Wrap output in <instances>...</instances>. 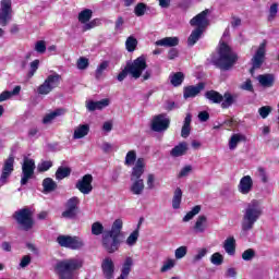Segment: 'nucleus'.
Returning a JSON list of instances; mask_svg holds the SVG:
<instances>
[{
	"label": "nucleus",
	"mask_w": 279,
	"mask_h": 279,
	"mask_svg": "<svg viewBox=\"0 0 279 279\" xmlns=\"http://www.w3.org/2000/svg\"><path fill=\"white\" fill-rule=\"evenodd\" d=\"M262 216L263 205H260V201H251L244 209L240 235L244 238L247 236V234H250V231L254 230V225L260 219Z\"/></svg>",
	"instance_id": "obj_1"
},
{
	"label": "nucleus",
	"mask_w": 279,
	"mask_h": 279,
	"mask_svg": "<svg viewBox=\"0 0 279 279\" xmlns=\"http://www.w3.org/2000/svg\"><path fill=\"white\" fill-rule=\"evenodd\" d=\"M83 265L82 259L77 258L58 260L54 265V274L59 279H73L77 269H82Z\"/></svg>",
	"instance_id": "obj_2"
},
{
	"label": "nucleus",
	"mask_w": 279,
	"mask_h": 279,
	"mask_svg": "<svg viewBox=\"0 0 279 279\" xmlns=\"http://www.w3.org/2000/svg\"><path fill=\"white\" fill-rule=\"evenodd\" d=\"M144 173H145V159L138 158L131 171L130 192L132 193V195H142L144 193L145 191V180H143Z\"/></svg>",
	"instance_id": "obj_3"
},
{
	"label": "nucleus",
	"mask_w": 279,
	"mask_h": 279,
	"mask_svg": "<svg viewBox=\"0 0 279 279\" xmlns=\"http://www.w3.org/2000/svg\"><path fill=\"white\" fill-rule=\"evenodd\" d=\"M218 53L219 58L214 60V64L218 66V69H221V71H230L239 60V56L223 41H220Z\"/></svg>",
	"instance_id": "obj_4"
},
{
	"label": "nucleus",
	"mask_w": 279,
	"mask_h": 279,
	"mask_svg": "<svg viewBox=\"0 0 279 279\" xmlns=\"http://www.w3.org/2000/svg\"><path fill=\"white\" fill-rule=\"evenodd\" d=\"M13 218L25 232H29L34 228V211L27 207L15 211Z\"/></svg>",
	"instance_id": "obj_5"
},
{
	"label": "nucleus",
	"mask_w": 279,
	"mask_h": 279,
	"mask_svg": "<svg viewBox=\"0 0 279 279\" xmlns=\"http://www.w3.org/2000/svg\"><path fill=\"white\" fill-rule=\"evenodd\" d=\"M57 243L60 245V247H65L66 250H82L85 245L82 238L64 234H61L57 238Z\"/></svg>",
	"instance_id": "obj_6"
},
{
	"label": "nucleus",
	"mask_w": 279,
	"mask_h": 279,
	"mask_svg": "<svg viewBox=\"0 0 279 279\" xmlns=\"http://www.w3.org/2000/svg\"><path fill=\"white\" fill-rule=\"evenodd\" d=\"M126 69L129 70V75L133 80H138L143 75V71L147 69V59L144 56L138 57L133 61L126 63Z\"/></svg>",
	"instance_id": "obj_7"
},
{
	"label": "nucleus",
	"mask_w": 279,
	"mask_h": 279,
	"mask_svg": "<svg viewBox=\"0 0 279 279\" xmlns=\"http://www.w3.org/2000/svg\"><path fill=\"white\" fill-rule=\"evenodd\" d=\"M62 80V76L56 72L48 75L44 83L38 86L37 93L38 95H49L53 88H58L60 86V82Z\"/></svg>",
	"instance_id": "obj_8"
},
{
	"label": "nucleus",
	"mask_w": 279,
	"mask_h": 279,
	"mask_svg": "<svg viewBox=\"0 0 279 279\" xmlns=\"http://www.w3.org/2000/svg\"><path fill=\"white\" fill-rule=\"evenodd\" d=\"M64 208L61 214L62 219H77V215H80V197L73 196L68 199Z\"/></svg>",
	"instance_id": "obj_9"
},
{
	"label": "nucleus",
	"mask_w": 279,
	"mask_h": 279,
	"mask_svg": "<svg viewBox=\"0 0 279 279\" xmlns=\"http://www.w3.org/2000/svg\"><path fill=\"white\" fill-rule=\"evenodd\" d=\"M34 171H36V161H34V159L24 158L22 163V186H25V184H27V182L34 178Z\"/></svg>",
	"instance_id": "obj_10"
},
{
	"label": "nucleus",
	"mask_w": 279,
	"mask_h": 279,
	"mask_svg": "<svg viewBox=\"0 0 279 279\" xmlns=\"http://www.w3.org/2000/svg\"><path fill=\"white\" fill-rule=\"evenodd\" d=\"M169 125H171V120L165 113H160L153 118L150 130L153 132H167Z\"/></svg>",
	"instance_id": "obj_11"
},
{
	"label": "nucleus",
	"mask_w": 279,
	"mask_h": 279,
	"mask_svg": "<svg viewBox=\"0 0 279 279\" xmlns=\"http://www.w3.org/2000/svg\"><path fill=\"white\" fill-rule=\"evenodd\" d=\"M14 172V155H10L3 162L2 172L0 175V186L8 184L10 175Z\"/></svg>",
	"instance_id": "obj_12"
},
{
	"label": "nucleus",
	"mask_w": 279,
	"mask_h": 279,
	"mask_svg": "<svg viewBox=\"0 0 279 279\" xmlns=\"http://www.w3.org/2000/svg\"><path fill=\"white\" fill-rule=\"evenodd\" d=\"M12 20V0H1L0 25L5 27Z\"/></svg>",
	"instance_id": "obj_13"
},
{
	"label": "nucleus",
	"mask_w": 279,
	"mask_h": 279,
	"mask_svg": "<svg viewBox=\"0 0 279 279\" xmlns=\"http://www.w3.org/2000/svg\"><path fill=\"white\" fill-rule=\"evenodd\" d=\"M265 47H267L266 43H262L255 52L254 57L252 58V69L250 70L251 74L254 75V71L256 69H260L263 66V62H265Z\"/></svg>",
	"instance_id": "obj_14"
},
{
	"label": "nucleus",
	"mask_w": 279,
	"mask_h": 279,
	"mask_svg": "<svg viewBox=\"0 0 279 279\" xmlns=\"http://www.w3.org/2000/svg\"><path fill=\"white\" fill-rule=\"evenodd\" d=\"M75 189L83 195H90L93 193V174H85L76 182Z\"/></svg>",
	"instance_id": "obj_15"
},
{
	"label": "nucleus",
	"mask_w": 279,
	"mask_h": 279,
	"mask_svg": "<svg viewBox=\"0 0 279 279\" xmlns=\"http://www.w3.org/2000/svg\"><path fill=\"white\" fill-rule=\"evenodd\" d=\"M208 9L202 11L190 21V25L192 27H196V29H202L204 32L206 27H208Z\"/></svg>",
	"instance_id": "obj_16"
},
{
	"label": "nucleus",
	"mask_w": 279,
	"mask_h": 279,
	"mask_svg": "<svg viewBox=\"0 0 279 279\" xmlns=\"http://www.w3.org/2000/svg\"><path fill=\"white\" fill-rule=\"evenodd\" d=\"M121 245V240L119 238H112V235H102V246L105 247L108 254H114V252H119V247Z\"/></svg>",
	"instance_id": "obj_17"
},
{
	"label": "nucleus",
	"mask_w": 279,
	"mask_h": 279,
	"mask_svg": "<svg viewBox=\"0 0 279 279\" xmlns=\"http://www.w3.org/2000/svg\"><path fill=\"white\" fill-rule=\"evenodd\" d=\"M252 189H254V180H252L251 175H244L238 185L239 193L242 195H250Z\"/></svg>",
	"instance_id": "obj_18"
},
{
	"label": "nucleus",
	"mask_w": 279,
	"mask_h": 279,
	"mask_svg": "<svg viewBox=\"0 0 279 279\" xmlns=\"http://www.w3.org/2000/svg\"><path fill=\"white\" fill-rule=\"evenodd\" d=\"M206 88V84L198 83L196 86H187L183 89V97L184 99H191L193 97H197L201 93V90H204Z\"/></svg>",
	"instance_id": "obj_19"
},
{
	"label": "nucleus",
	"mask_w": 279,
	"mask_h": 279,
	"mask_svg": "<svg viewBox=\"0 0 279 279\" xmlns=\"http://www.w3.org/2000/svg\"><path fill=\"white\" fill-rule=\"evenodd\" d=\"M101 269L106 279L114 278V262H112V258L106 257L102 260Z\"/></svg>",
	"instance_id": "obj_20"
},
{
	"label": "nucleus",
	"mask_w": 279,
	"mask_h": 279,
	"mask_svg": "<svg viewBox=\"0 0 279 279\" xmlns=\"http://www.w3.org/2000/svg\"><path fill=\"white\" fill-rule=\"evenodd\" d=\"M108 106H110V99L108 98L100 101H88L86 104V108L89 110V112H95V110H104V108H108Z\"/></svg>",
	"instance_id": "obj_21"
},
{
	"label": "nucleus",
	"mask_w": 279,
	"mask_h": 279,
	"mask_svg": "<svg viewBox=\"0 0 279 279\" xmlns=\"http://www.w3.org/2000/svg\"><path fill=\"white\" fill-rule=\"evenodd\" d=\"M89 132H90V125L80 124L76 128H74L73 140L80 141V138H85V136H88Z\"/></svg>",
	"instance_id": "obj_22"
},
{
	"label": "nucleus",
	"mask_w": 279,
	"mask_h": 279,
	"mask_svg": "<svg viewBox=\"0 0 279 279\" xmlns=\"http://www.w3.org/2000/svg\"><path fill=\"white\" fill-rule=\"evenodd\" d=\"M121 230H123V220L116 219L112 223L111 230L105 233V235L119 239V236H121Z\"/></svg>",
	"instance_id": "obj_23"
},
{
	"label": "nucleus",
	"mask_w": 279,
	"mask_h": 279,
	"mask_svg": "<svg viewBox=\"0 0 279 279\" xmlns=\"http://www.w3.org/2000/svg\"><path fill=\"white\" fill-rule=\"evenodd\" d=\"M206 228H208V218L206 216H198L194 225V232L202 234L206 232Z\"/></svg>",
	"instance_id": "obj_24"
},
{
	"label": "nucleus",
	"mask_w": 279,
	"mask_h": 279,
	"mask_svg": "<svg viewBox=\"0 0 279 279\" xmlns=\"http://www.w3.org/2000/svg\"><path fill=\"white\" fill-rule=\"evenodd\" d=\"M157 47H178L180 45V38L178 37H165L155 43Z\"/></svg>",
	"instance_id": "obj_25"
},
{
	"label": "nucleus",
	"mask_w": 279,
	"mask_h": 279,
	"mask_svg": "<svg viewBox=\"0 0 279 279\" xmlns=\"http://www.w3.org/2000/svg\"><path fill=\"white\" fill-rule=\"evenodd\" d=\"M223 248L229 256H234L236 253V240L234 236H229L225 240Z\"/></svg>",
	"instance_id": "obj_26"
},
{
	"label": "nucleus",
	"mask_w": 279,
	"mask_h": 279,
	"mask_svg": "<svg viewBox=\"0 0 279 279\" xmlns=\"http://www.w3.org/2000/svg\"><path fill=\"white\" fill-rule=\"evenodd\" d=\"M186 151H189V144L186 142H181L171 149L170 154L173 158H180V156H184Z\"/></svg>",
	"instance_id": "obj_27"
},
{
	"label": "nucleus",
	"mask_w": 279,
	"mask_h": 279,
	"mask_svg": "<svg viewBox=\"0 0 279 279\" xmlns=\"http://www.w3.org/2000/svg\"><path fill=\"white\" fill-rule=\"evenodd\" d=\"M62 114H64V109H56L54 111L47 113L43 119L44 125L53 123V121L58 119V117H62Z\"/></svg>",
	"instance_id": "obj_28"
},
{
	"label": "nucleus",
	"mask_w": 279,
	"mask_h": 279,
	"mask_svg": "<svg viewBox=\"0 0 279 279\" xmlns=\"http://www.w3.org/2000/svg\"><path fill=\"white\" fill-rule=\"evenodd\" d=\"M191 121H193V116H191V113H187L181 129L182 138H189V136H191Z\"/></svg>",
	"instance_id": "obj_29"
},
{
	"label": "nucleus",
	"mask_w": 279,
	"mask_h": 279,
	"mask_svg": "<svg viewBox=\"0 0 279 279\" xmlns=\"http://www.w3.org/2000/svg\"><path fill=\"white\" fill-rule=\"evenodd\" d=\"M206 99H208L211 104H221L223 101V95H221L217 90H208L205 93Z\"/></svg>",
	"instance_id": "obj_30"
},
{
	"label": "nucleus",
	"mask_w": 279,
	"mask_h": 279,
	"mask_svg": "<svg viewBox=\"0 0 279 279\" xmlns=\"http://www.w3.org/2000/svg\"><path fill=\"white\" fill-rule=\"evenodd\" d=\"M257 80L259 84L265 88H271V86H274V75L271 74L258 75Z\"/></svg>",
	"instance_id": "obj_31"
},
{
	"label": "nucleus",
	"mask_w": 279,
	"mask_h": 279,
	"mask_svg": "<svg viewBox=\"0 0 279 279\" xmlns=\"http://www.w3.org/2000/svg\"><path fill=\"white\" fill-rule=\"evenodd\" d=\"M202 34H204V31L202 28H195L192 31L191 35L187 38V45L189 47H193L199 38H202Z\"/></svg>",
	"instance_id": "obj_32"
},
{
	"label": "nucleus",
	"mask_w": 279,
	"mask_h": 279,
	"mask_svg": "<svg viewBox=\"0 0 279 279\" xmlns=\"http://www.w3.org/2000/svg\"><path fill=\"white\" fill-rule=\"evenodd\" d=\"M246 138L243 134H233L229 141V149H236L239 143H245Z\"/></svg>",
	"instance_id": "obj_33"
},
{
	"label": "nucleus",
	"mask_w": 279,
	"mask_h": 279,
	"mask_svg": "<svg viewBox=\"0 0 279 279\" xmlns=\"http://www.w3.org/2000/svg\"><path fill=\"white\" fill-rule=\"evenodd\" d=\"M181 204H182V189L177 187L172 198V208H174V210H178Z\"/></svg>",
	"instance_id": "obj_34"
},
{
	"label": "nucleus",
	"mask_w": 279,
	"mask_h": 279,
	"mask_svg": "<svg viewBox=\"0 0 279 279\" xmlns=\"http://www.w3.org/2000/svg\"><path fill=\"white\" fill-rule=\"evenodd\" d=\"M43 186H44V191H46V193H51V192L56 191V189H58V183H56V181H53V179H51V178H46L43 181Z\"/></svg>",
	"instance_id": "obj_35"
},
{
	"label": "nucleus",
	"mask_w": 279,
	"mask_h": 279,
	"mask_svg": "<svg viewBox=\"0 0 279 279\" xmlns=\"http://www.w3.org/2000/svg\"><path fill=\"white\" fill-rule=\"evenodd\" d=\"M93 19V10L85 9L78 13V21L82 23V25H85Z\"/></svg>",
	"instance_id": "obj_36"
},
{
	"label": "nucleus",
	"mask_w": 279,
	"mask_h": 279,
	"mask_svg": "<svg viewBox=\"0 0 279 279\" xmlns=\"http://www.w3.org/2000/svg\"><path fill=\"white\" fill-rule=\"evenodd\" d=\"M234 101H236V97L232 96L230 93H225L222 96L221 108L228 109Z\"/></svg>",
	"instance_id": "obj_37"
},
{
	"label": "nucleus",
	"mask_w": 279,
	"mask_h": 279,
	"mask_svg": "<svg viewBox=\"0 0 279 279\" xmlns=\"http://www.w3.org/2000/svg\"><path fill=\"white\" fill-rule=\"evenodd\" d=\"M71 175V168L60 166L56 171L57 180H64V178H69Z\"/></svg>",
	"instance_id": "obj_38"
},
{
	"label": "nucleus",
	"mask_w": 279,
	"mask_h": 279,
	"mask_svg": "<svg viewBox=\"0 0 279 279\" xmlns=\"http://www.w3.org/2000/svg\"><path fill=\"white\" fill-rule=\"evenodd\" d=\"M21 93V86H15L13 88V90L11 92H3L2 94H0V102L1 101H7V99H10L11 97H14L16 95H19Z\"/></svg>",
	"instance_id": "obj_39"
},
{
	"label": "nucleus",
	"mask_w": 279,
	"mask_h": 279,
	"mask_svg": "<svg viewBox=\"0 0 279 279\" xmlns=\"http://www.w3.org/2000/svg\"><path fill=\"white\" fill-rule=\"evenodd\" d=\"M134 259L132 257H126L122 265L121 274H123V276H130V271H132Z\"/></svg>",
	"instance_id": "obj_40"
},
{
	"label": "nucleus",
	"mask_w": 279,
	"mask_h": 279,
	"mask_svg": "<svg viewBox=\"0 0 279 279\" xmlns=\"http://www.w3.org/2000/svg\"><path fill=\"white\" fill-rule=\"evenodd\" d=\"M126 51L129 53H132L133 51H136V47H138V40L134 36H130L126 38L125 41Z\"/></svg>",
	"instance_id": "obj_41"
},
{
	"label": "nucleus",
	"mask_w": 279,
	"mask_h": 279,
	"mask_svg": "<svg viewBox=\"0 0 279 279\" xmlns=\"http://www.w3.org/2000/svg\"><path fill=\"white\" fill-rule=\"evenodd\" d=\"M108 66H110V61H102L95 71V78L101 80L104 72L108 70Z\"/></svg>",
	"instance_id": "obj_42"
},
{
	"label": "nucleus",
	"mask_w": 279,
	"mask_h": 279,
	"mask_svg": "<svg viewBox=\"0 0 279 279\" xmlns=\"http://www.w3.org/2000/svg\"><path fill=\"white\" fill-rule=\"evenodd\" d=\"M184 82V74L182 72H177L170 76V83L172 86H181Z\"/></svg>",
	"instance_id": "obj_43"
},
{
	"label": "nucleus",
	"mask_w": 279,
	"mask_h": 279,
	"mask_svg": "<svg viewBox=\"0 0 279 279\" xmlns=\"http://www.w3.org/2000/svg\"><path fill=\"white\" fill-rule=\"evenodd\" d=\"M101 25L100 19H94L92 21H88L83 26V32H88L89 29H95V27H99Z\"/></svg>",
	"instance_id": "obj_44"
},
{
	"label": "nucleus",
	"mask_w": 279,
	"mask_h": 279,
	"mask_svg": "<svg viewBox=\"0 0 279 279\" xmlns=\"http://www.w3.org/2000/svg\"><path fill=\"white\" fill-rule=\"evenodd\" d=\"M202 210V206L196 205L192 208L191 211H189L184 217H183V221L184 222H189L191 221V219H193V217H195V215H199V211Z\"/></svg>",
	"instance_id": "obj_45"
},
{
	"label": "nucleus",
	"mask_w": 279,
	"mask_h": 279,
	"mask_svg": "<svg viewBox=\"0 0 279 279\" xmlns=\"http://www.w3.org/2000/svg\"><path fill=\"white\" fill-rule=\"evenodd\" d=\"M52 167H53V161L51 160L41 161L37 166V171H39V173H45V171H49Z\"/></svg>",
	"instance_id": "obj_46"
},
{
	"label": "nucleus",
	"mask_w": 279,
	"mask_h": 279,
	"mask_svg": "<svg viewBox=\"0 0 279 279\" xmlns=\"http://www.w3.org/2000/svg\"><path fill=\"white\" fill-rule=\"evenodd\" d=\"M138 241V229L134 230L126 239V245L129 247H134L136 245V242Z\"/></svg>",
	"instance_id": "obj_47"
},
{
	"label": "nucleus",
	"mask_w": 279,
	"mask_h": 279,
	"mask_svg": "<svg viewBox=\"0 0 279 279\" xmlns=\"http://www.w3.org/2000/svg\"><path fill=\"white\" fill-rule=\"evenodd\" d=\"M256 175H257V178L260 179L263 184H267V182H269V174H267V170H265V168L258 167Z\"/></svg>",
	"instance_id": "obj_48"
},
{
	"label": "nucleus",
	"mask_w": 279,
	"mask_h": 279,
	"mask_svg": "<svg viewBox=\"0 0 279 279\" xmlns=\"http://www.w3.org/2000/svg\"><path fill=\"white\" fill-rule=\"evenodd\" d=\"M39 64H40V61L38 59H36L33 62H31L29 71L27 73V78L28 80H32V76L36 75V72L38 71Z\"/></svg>",
	"instance_id": "obj_49"
},
{
	"label": "nucleus",
	"mask_w": 279,
	"mask_h": 279,
	"mask_svg": "<svg viewBox=\"0 0 279 279\" xmlns=\"http://www.w3.org/2000/svg\"><path fill=\"white\" fill-rule=\"evenodd\" d=\"M145 12H147V4L140 2L135 5V9H134L135 16H145Z\"/></svg>",
	"instance_id": "obj_50"
},
{
	"label": "nucleus",
	"mask_w": 279,
	"mask_h": 279,
	"mask_svg": "<svg viewBox=\"0 0 279 279\" xmlns=\"http://www.w3.org/2000/svg\"><path fill=\"white\" fill-rule=\"evenodd\" d=\"M134 162H136V151L130 150L125 156L124 165H126V167H132Z\"/></svg>",
	"instance_id": "obj_51"
},
{
	"label": "nucleus",
	"mask_w": 279,
	"mask_h": 279,
	"mask_svg": "<svg viewBox=\"0 0 279 279\" xmlns=\"http://www.w3.org/2000/svg\"><path fill=\"white\" fill-rule=\"evenodd\" d=\"M278 16V3H272L268 11V21L271 23V21H275Z\"/></svg>",
	"instance_id": "obj_52"
},
{
	"label": "nucleus",
	"mask_w": 279,
	"mask_h": 279,
	"mask_svg": "<svg viewBox=\"0 0 279 279\" xmlns=\"http://www.w3.org/2000/svg\"><path fill=\"white\" fill-rule=\"evenodd\" d=\"M92 234H94L95 236L104 234V225H101V222H94L92 225Z\"/></svg>",
	"instance_id": "obj_53"
},
{
	"label": "nucleus",
	"mask_w": 279,
	"mask_h": 279,
	"mask_svg": "<svg viewBox=\"0 0 279 279\" xmlns=\"http://www.w3.org/2000/svg\"><path fill=\"white\" fill-rule=\"evenodd\" d=\"M210 263L217 267H219V265H223V255L220 253H214L210 257Z\"/></svg>",
	"instance_id": "obj_54"
},
{
	"label": "nucleus",
	"mask_w": 279,
	"mask_h": 279,
	"mask_svg": "<svg viewBox=\"0 0 279 279\" xmlns=\"http://www.w3.org/2000/svg\"><path fill=\"white\" fill-rule=\"evenodd\" d=\"M189 252V247L186 246H180L174 251V256L177 260H180L181 258H184Z\"/></svg>",
	"instance_id": "obj_55"
},
{
	"label": "nucleus",
	"mask_w": 279,
	"mask_h": 279,
	"mask_svg": "<svg viewBox=\"0 0 279 279\" xmlns=\"http://www.w3.org/2000/svg\"><path fill=\"white\" fill-rule=\"evenodd\" d=\"M175 267V260L173 259H168L167 262L163 263L160 272L165 274L166 271H169V269H173Z\"/></svg>",
	"instance_id": "obj_56"
},
{
	"label": "nucleus",
	"mask_w": 279,
	"mask_h": 279,
	"mask_svg": "<svg viewBox=\"0 0 279 279\" xmlns=\"http://www.w3.org/2000/svg\"><path fill=\"white\" fill-rule=\"evenodd\" d=\"M271 107L270 106H264L258 109V113L262 117V119H267L269 114H271Z\"/></svg>",
	"instance_id": "obj_57"
},
{
	"label": "nucleus",
	"mask_w": 279,
	"mask_h": 279,
	"mask_svg": "<svg viewBox=\"0 0 279 279\" xmlns=\"http://www.w3.org/2000/svg\"><path fill=\"white\" fill-rule=\"evenodd\" d=\"M255 256H256V251H254L253 248H247L242 253L243 260H252V258H254Z\"/></svg>",
	"instance_id": "obj_58"
},
{
	"label": "nucleus",
	"mask_w": 279,
	"mask_h": 279,
	"mask_svg": "<svg viewBox=\"0 0 279 279\" xmlns=\"http://www.w3.org/2000/svg\"><path fill=\"white\" fill-rule=\"evenodd\" d=\"M76 66L77 69H80V71L88 69V59H86L85 57H81L76 62Z\"/></svg>",
	"instance_id": "obj_59"
},
{
	"label": "nucleus",
	"mask_w": 279,
	"mask_h": 279,
	"mask_svg": "<svg viewBox=\"0 0 279 279\" xmlns=\"http://www.w3.org/2000/svg\"><path fill=\"white\" fill-rule=\"evenodd\" d=\"M35 51H37V53H45L47 51V44H45V40H39L35 44Z\"/></svg>",
	"instance_id": "obj_60"
},
{
	"label": "nucleus",
	"mask_w": 279,
	"mask_h": 279,
	"mask_svg": "<svg viewBox=\"0 0 279 279\" xmlns=\"http://www.w3.org/2000/svg\"><path fill=\"white\" fill-rule=\"evenodd\" d=\"M240 88L242 90H247L248 93H254V85H252V80L250 78H247L244 83H242Z\"/></svg>",
	"instance_id": "obj_61"
},
{
	"label": "nucleus",
	"mask_w": 279,
	"mask_h": 279,
	"mask_svg": "<svg viewBox=\"0 0 279 279\" xmlns=\"http://www.w3.org/2000/svg\"><path fill=\"white\" fill-rule=\"evenodd\" d=\"M206 254H208V250L206 248L198 250V253L193 257V263H199V260H202V258H204Z\"/></svg>",
	"instance_id": "obj_62"
},
{
	"label": "nucleus",
	"mask_w": 279,
	"mask_h": 279,
	"mask_svg": "<svg viewBox=\"0 0 279 279\" xmlns=\"http://www.w3.org/2000/svg\"><path fill=\"white\" fill-rule=\"evenodd\" d=\"M128 75H130V70L128 69V65H125V68L118 74V82H123Z\"/></svg>",
	"instance_id": "obj_63"
},
{
	"label": "nucleus",
	"mask_w": 279,
	"mask_h": 279,
	"mask_svg": "<svg viewBox=\"0 0 279 279\" xmlns=\"http://www.w3.org/2000/svg\"><path fill=\"white\" fill-rule=\"evenodd\" d=\"M191 171H193V167L192 166L183 167L182 170L179 173V178H186V175H189V173H191Z\"/></svg>",
	"instance_id": "obj_64"
}]
</instances>
